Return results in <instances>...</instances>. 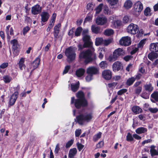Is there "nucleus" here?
<instances>
[{"instance_id": "4468645a", "label": "nucleus", "mask_w": 158, "mask_h": 158, "mask_svg": "<svg viewBox=\"0 0 158 158\" xmlns=\"http://www.w3.org/2000/svg\"><path fill=\"white\" fill-rule=\"evenodd\" d=\"M134 8L135 12H141L143 9V5L140 1H138L134 5Z\"/></svg>"}, {"instance_id": "a878e982", "label": "nucleus", "mask_w": 158, "mask_h": 158, "mask_svg": "<svg viewBox=\"0 0 158 158\" xmlns=\"http://www.w3.org/2000/svg\"><path fill=\"white\" fill-rule=\"evenodd\" d=\"M155 52H151L148 55V57L150 60H152L158 57V54Z\"/></svg>"}, {"instance_id": "f704fd0d", "label": "nucleus", "mask_w": 158, "mask_h": 158, "mask_svg": "<svg viewBox=\"0 0 158 158\" xmlns=\"http://www.w3.org/2000/svg\"><path fill=\"white\" fill-rule=\"evenodd\" d=\"M102 133L99 132L97 134L95 135L93 137V141L94 142H96L98 140L100 139L102 136Z\"/></svg>"}, {"instance_id": "20e7f679", "label": "nucleus", "mask_w": 158, "mask_h": 158, "mask_svg": "<svg viewBox=\"0 0 158 158\" xmlns=\"http://www.w3.org/2000/svg\"><path fill=\"white\" fill-rule=\"evenodd\" d=\"M10 43L12 45V50L14 55L15 56H17L19 54L20 49V45L17 40L14 39L11 40Z\"/></svg>"}, {"instance_id": "774afa93", "label": "nucleus", "mask_w": 158, "mask_h": 158, "mask_svg": "<svg viewBox=\"0 0 158 158\" xmlns=\"http://www.w3.org/2000/svg\"><path fill=\"white\" fill-rule=\"evenodd\" d=\"M139 48L137 46L136 48H133L131 52V55H133L135 54L139 50Z\"/></svg>"}, {"instance_id": "412c9836", "label": "nucleus", "mask_w": 158, "mask_h": 158, "mask_svg": "<svg viewBox=\"0 0 158 158\" xmlns=\"http://www.w3.org/2000/svg\"><path fill=\"white\" fill-rule=\"evenodd\" d=\"M85 72V70L84 69L79 68L76 70V75L78 77H81L84 75Z\"/></svg>"}, {"instance_id": "a18cd8bd", "label": "nucleus", "mask_w": 158, "mask_h": 158, "mask_svg": "<svg viewBox=\"0 0 158 158\" xmlns=\"http://www.w3.org/2000/svg\"><path fill=\"white\" fill-rule=\"evenodd\" d=\"M151 11V9L149 7H146L144 11V15L147 16L148 15H151L150 12Z\"/></svg>"}, {"instance_id": "72a5a7b5", "label": "nucleus", "mask_w": 158, "mask_h": 158, "mask_svg": "<svg viewBox=\"0 0 158 158\" xmlns=\"http://www.w3.org/2000/svg\"><path fill=\"white\" fill-rule=\"evenodd\" d=\"M117 56H116L113 54H111L109 55L108 58V60L110 62L115 61L117 60Z\"/></svg>"}, {"instance_id": "338daca9", "label": "nucleus", "mask_w": 158, "mask_h": 158, "mask_svg": "<svg viewBox=\"0 0 158 158\" xmlns=\"http://www.w3.org/2000/svg\"><path fill=\"white\" fill-rule=\"evenodd\" d=\"M104 145V142L103 141H101L99 142L96 145V147L97 148H100Z\"/></svg>"}, {"instance_id": "c03bdc74", "label": "nucleus", "mask_w": 158, "mask_h": 158, "mask_svg": "<svg viewBox=\"0 0 158 158\" xmlns=\"http://www.w3.org/2000/svg\"><path fill=\"white\" fill-rule=\"evenodd\" d=\"M146 39H143L141 40L139 43L137 45V46L139 48H143L144 44H145Z\"/></svg>"}, {"instance_id": "aec40b11", "label": "nucleus", "mask_w": 158, "mask_h": 158, "mask_svg": "<svg viewBox=\"0 0 158 158\" xmlns=\"http://www.w3.org/2000/svg\"><path fill=\"white\" fill-rule=\"evenodd\" d=\"M40 56L37 57L33 61L32 64L33 68V70H35V69L38 67L40 61Z\"/></svg>"}, {"instance_id": "8fccbe9b", "label": "nucleus", "mask_w": 158, "mask_h": 158, "mask_svg": "<svg viewBox=\"0 0 158 158\" xmlns=\"http://www.w3.org/2000/svg\"><path fill=\"white\" fill-rule=\"evenodd\" d=\"M126 138L127 140L128 141H132L134 139L131 134L130 132L127 133Z\"/></svg>"}, {"instance_id": "f8f14e48", "label": "nucleus", "mask_w": 158, "mask_h": 158, "mask_svg": "<svg viewBox=\"0 0 158 158\" xmlns=\"http://www.w3.org/2000/svg\"><path fill=\"white\" fill-rule=\"evenodd\" d=\"M98 70L95 67L92 66L88 67L86 70L87 74H90L93 75H96L98 73Z\"/></svg>"}, {"instance_id": "393cba45", "label": "nucleus", "mask_w": 158, "mask_h": 158, "mask_svg": "<svg viewBox=\"0 0 158 158\" xmlns=\"http://www.w3.org/2000/svg\"><path fill=\"white\" fill-rule=\"evenodd\" d=\"M147 131V128L141 127L137 128L135 130V132L136 133L140 134L146 132Z\"/></svg>"}, {"instance_id": "bb28decb", "label": "nucleus", "mask_w": 158, "mask_h": 158, "mask_svg": "<svg viewBox=\"0 0 158 158\" xmlns=\"http://www.w3.org/2000/svg\"><path fill=\"white\" fill-rule=\"evenodd\" d=\"M143 87L146 91L149 92H151L153 89V87L151 83L146 84L144 85Z\"/></svg>"}, {"instance_id": "423d86ee", "label": "nucleus", "mask_w": 158, "mask_h": 158, "mask_svg": "<svg viewBox=\"0 0 158 158\" xmlns=\"http://www.w3.org/2000/svg\"><path fill=\"white\" fill-rule=\"evenodd\" d=\"M139 27L136 24L131 23L127 27V31L132 35H135L139 31Z\"/></svg>"}, {"instance_id": "58836bf2", "label": "nucleus", "mask_w": 158, "mask_h": 158, "mask_svg": "<svg viewBox=\"0 0 158 158\" xmlns=\"http://www.w3.org/2000/svg\"><path fill=\"white\" fill-rule=\"evenodd\" d=\"M103 6V3L100 4L95 9L96 14H99L100 13L102 10Z\"/></svg>"}, {"instance_id": "7ed1b4c3", "label": "nucleus", "mask_w": 158, "mask_h": 158, "mask_svg": "<svg viewBox=\"0 0 158 158\" xmlns=\"http://www.w3.org/2000/svg\"><path fill=\"white\" fill-rule=\"evenodd\" d=\"M92 116L91 114L89 113L84 115L81 114L76 117L77 122L80 125H83L85 121L89 122L92 119Z\"/></svg>"}, {"instance_id": "f3484780", "label": "nucleus", "mask_w": 158, "mask_h": 158, "mask_svg": "<svg viewBox=\"0 0 158 158\" xmlns=\"http://www.w3.org/2000/svg\"><path fill=\"white\" fill-rule=\"evenodd\" d=\"M150 50L152 52H158V43H151L150 46Z\"/></svg>"}, {"instance_id": "6e6552de", "label": "nucleus", "mask_w": 158, "mask_h": 158, "mask_svg": "<svg viewBox=\"0 0 158 158\" xmlns=\"http://www.w3.org/2000/svg\"><path fill=\"white\" fill-rule=\"evenodd\" d=\"M120 45L125 46L130 45L131 43V39L128 36L122 37L119 40Z\"/></svg>"}, {"instance_id": "2f4dec72", "label": "nucleus", "mask_w": 158, "mask_h": 158, "mask_svg": "<svg viewBox=\"0 0 158 158\" xmlns=\"http://www.w3.org/2000/svg\"><path fill=\"white\" fill-rule=\"evenodd\" d=\"M82 30V28L81 27L79 26L77 28L75 32V36L76 37H78L80 36Z\"/></svg>"}, {"instance_id": "c85d7f7f", "label": "nucleus", "mask_w": 158, "mask_h": 158, "mask_svg": "<svg viewBox=\"0 0 158 158\" xmlns=\"http://www.w3.org/2000/svg\"><path fill=\"white\" fill-rule=\"evenodd\" d=\"M91 29L93 33L96 34L99 33L100 30V27H96L95 25H92L91 26Z\"/></svg>"}, {"instance_id": "864d4df0", "label": "nucleus", "mask_w": 158, "mask_h": 158, "mask_svg": "<svg viewBox=\"0 0 158 158\" xmlns=\"http://www.w3.org/2000/svg\"><path fill=\"white\" fill-rule=\"evenodd\" d=\"M82 40L83 42L91 40L89 35H85L83 36Z\"/></svg>"}, {"instance_id": "4c0bfd02", "label": "nucleus", "mask_w": 158, "mask_h": 158, "mask_svg": "<svg viewBox=\"0 0 158 158\" xmlns=\"http://www.w3.org/2000/svg\"><path fill=\"white\" fill-rule=\"evenodd\" d=\"M3 80L5 83H9L12 80V78L8 75H5L3 77Z\"/></svg>"}, {"instance_id": "f257e3e1", "label": "nucleus", "mask_w": 158, "mask_h": 158, "mask_svg": "<svg viewBox=\"0 0 158 158\" xmlns=\"http://www.w3.org/2000/svg\"><path fill=\"white\" fill-rule=\"evenodd\" d=\"M91 49H88L80 53L79 57L80 60L85 59L84 63L87 64L96 59V55Z\"/></svg>"}, {"instance_id": "4d7b16f0", "label": "nucleus", "mask_w": 158, "mask_h": 158, "mask_svg": "<svg viewBox=\"0 0 158 158\" xmlns=\"http://www.w3.org/2000/svg\"><path fill=\"white\" fill-rule=\"evenodd\" d=\"M61 26V24L60 23L56 25L54 28V31H60V28Z\"/></svg>"}, {"instance_id": "ddd939ff", "label": "nucleus", "mask_w": 158, "mask_h": 158, "mask_svg": "<svg viewBox=\"0 0 158 158\" xmlns=\"http://www.w3.org/2000/svg\"><path fill=\"white\" fill-rule=\"evenodd\" d=\"M42 11V8L39 4H37L33 6L31 9V13L33 15H36L40 13Z\"/></svg>"}, {"instance_id": "09e8293b", "label": "nucleus", "mask_w": 158, "mask_h": 158, "mask_svg": "<svg viewBox=\"0 0 158 158\" xmlns=\"http://www.w3.org/2000/svg\"><path fill=\"white\" fill-rule=\"evenodd\" d=\"M73 142L74 140L73 139H71L70 140L68 141L66 144V148H70L73 144Z\"/></svg>"}, {"instance_id": "de8ad7c7", "label": "nucleus", "mask_w": 158, "mask_h": 158, "mask_svg": "<svg viewBox=\"0 0 158 158\" xmlns=\"http://www.w3.org/2000/svg\"><path fill=\"white\" fill-rule=\"evenodd\" d=\"M112 42V39H109L107 40H105L103 41V45L105 46H107Z\"/></svg>"}, {"instance_id": "5fc2aeb1", "label": "nucleus", "mask_w": 158, "mask_h": 158, "mask_svg": "<svg viewBox=\"0 0 158 158\" xmlns=\"http://www.w3.org/2000/svg\"><path fill=\"white\" fill-rule=\"evenodd\" d=\"M30 29V27L27 26L24 27L23 30V34L24 35H25L29 31Z\"/></svg>"}, {"instance_id": "6ab92c4d", "label": "nucleus", "mask_w": 158, "mask_h": 158, "mask_svg": "<svg viewBox=\"0 0 158 158\" xmlns=\"http://www.w3.org/2000/svg\"><path fill=\"white\" fill-rule=\"evenodd\" d=\"M83 42H84L83 44L84 48H90L92 51L94 50V48L93 47V43L92 40Z\"/></svg>"}, {"instance_id": "a211bd4d", "label": "nucleus", "mask_w": 158, "mask_h": 158, "mask_svg": "<svg viewBox=\"0 0 158 158\" xmlns=\"http://www.w3.org/2000/svg\"><path fill=\"white\" fill-rule=\"evenodd\" d=\"M124 53L123 49L121 48H118L115 49L113 52V54L116 55L118 58L119 56H122Z\"/></svg>"}, {"instance_id": "ea45409f", "label": "nucleus", "mask_w": 158, "mask_h": 158, "mask_svg": "<svg viewBox=\"0 0 158 158\" xmlns=\"http://www.w3.org/2000/svg\"><path fill=\"white\" fill-rule=\"evenodd\" d=\"M99 66L101 69H103L107 67L108 64L106 61H103L100 63L99 64Z\"/></svg>"}, {"instance_id": "79ce46f5", "label": "nucleus", "mask_w": 158, "mask_h": 158, "mask_svg": "<svg viewBox=\"0 0 158 158\" xmlns=\"http://www.w3.org/2000/svg\"><path fill=\"white\" fill-rule=\"evenodd\" d=\"M71 90L73 92H76L78 89L79 85L78 84H71Z\"/></svg>"}, {"instance_id": "cd10ccee", "label": "nucleus", "mask_w": 158, "mask_h": 158, "mask_svg": "<svg viewBox=\"0 0 158 158\" xmlns=\"http://www.w3.org/2000/svg\"><path fill=\"white\" fill-rule=\"evenodd\" d=\"M104 40L102 38H97L95 39V45L96 46L103 45Z\"/></svg>"}, {"instance_id": "603ef678", "label": "nucleus", "mask_w": 158, "mask_h": 158, "mask_svg": "<svg viewBox=\"0 0 158 158\" xmlns=\"http://www.w3.org/2000/svg\"><path fill=\"white\" fill-rule=\"evenodd\" d=\"M87 75L85 77V79L86 81L88 82H89L91 80H93V75L90 74H87Z\"/></svg>"}, {"instance_id": "bf43d9fd", "label": "nucleus", "mask_w": 158, "mask_h": 158, "mask_svg": "<svg viewBox=\"0 0 158 158\" xmlns=\"http://www.w3.org/2000/svg\"><path fill=\"white\" fill-rule=\"evenodd\" d=\"M70 69V66H69V65L66 66L65 67L63 71V74H64L67 73L69 71Z\"/></svg>"}, {"instance_id": "6e6d98bb", "label": "nucleus", "mask_w": 158, "mask_h": 158, "mask_svg": "<svg viewBox=\"0 0 158 158\" xmlns=\"http://www.w3.org/2000/svg\"><path fill=\"white\" fill-rule=\"evenodd\" d=\"M148 110L152 113H156L158 111V109L156 108H152L149 107Z\"/></svg>"}, {"instance_id": "9b49d317", "label": "nucleus", "mask_w": 158, "mask_h": 158, "mask_svg": "<svg viewBox=\"0 0 158 158\" xmlns=\"http://www.w3.org/2000/svg\"><path fill=\"white\" fill-rule=\"evenodd\" d=\"M102 77L105 80H110L112 77V72L110 70L106 69L104 70L102 73Z\"/></svg>"}, {"instance_id": "473e14b6", "label": "nucleus", "mask_w": 158, "mask_h": 158, "mask_svg": "<svg viewBox=\"0 0 158 158\" xmlns=\"http://www.w3.org/2000/svg\"><path fill=\"white\" fill-rule=\"evenodd\" d=\"M132 6V3L130 0H127L125 2L124 6L125 8L129 9L131 8Z\"/></svg>"}, {"instance_id": "4be33fe9", "label": "nucleus", "mask_w": 158, "mask_h": 158, "mask_svg": "<svg viewBox=\"0 0 158 158\" xmlns=\"http://www.w3.org/2000/svg\"><path fill=\"white\" fill-rule=\"evenodd\" d=\"M131 110L135 114H139L142 112V109L138 106H134L132 107Z\"/></svg>"}, {"instance_id": "680f3d73", "label": "nucleus", "mask_w": 158, "mask_h": 158, "mask_svg": "<svg viewBox=\"0 0 158 158\" xmlns=\"http://www.w3.org/2000/svg\"><path fill=\"white\" fill-rule=\"evenodd\" d=\"M141 96L143 98L147 99L149 98V95L146 92H143L141 95Z\"/></svg>"}, {"instance_id": "2eb2a0df", "label": "nucleus", "mask_w": 158, "mask_h": 158, "mask_svg": "<svg viewBox=\"0 0 158 158\" xmlns=\"http://www.w3.org/2000/svg\"><path fill=\"white\" fill-rule=\"evenodd\" d=\"M41 21L43 23L47 22L50 17L49 14L47 12L43 11L40 15Z\"/></svg>"}, {"instance_id": "0eeeda50", "label": "nucleus", "mask_w": 158, "mask_h": 158, "mask_svg": "<svg viewBox=\"0 0 158 158\" xmlns=\"http://www.w3.org/2000/svg\"><path fill=\"white\" fill-rule=\"evenodd\" d=\"M112 68L113 71L114 72L122 71L123 68V64L121 61H117L113 64Z\"/></svg>"}, {"instance_id": "13d9d810", "label": "nucleus", "mask_w": 158, "mask_h": 158, "mask_svg": "<svg viewBox=\"0 0 158 158\" xmlns=\"http://www.w3.org/2000/svg\"><path fill=\"white\" fill-rule=\"evenodd\" d=\"M77 149H78L79 151H81L84 148V146L81 144V143H80L79 142H78L77 143Z\"/></svg>"}, {"instance_id": "37998d69", "label": "nucleus", "mask_w": 158, "mask_h": 158, "mask_svg": "<svg viewBox=\"0 0 158 158\" xmlns=\"http://www.w3.org/2000/svg\"><path fill=\"white\" fill-rule=\"evenodd\" d=\"M94 5L93 4V2L89 3L86 6V9L88 10H93Z\"/></svg>"}, {"instance_id": "f03ea898", "label": "nucleus", "mask_w": 158, "mask_h": 158, "mask_svg": "<svg viewBox=\"0 0 158 158\" xmlns=\"http://www.w3.org/2000/svg\"><path fill=\"white\" fill-rule=\"evenodd\" d=\"M70 104H73L76 109H79L88 106V103L87 100L75 99L74 97L71 98Z\"/></svg>"}, {"instance_id": "69168bd1", "label": "nucleus", "mask_w": 158, "mask_h": 158, "mask_svg": "<svg viewBox=\"0 0 158 158\" xmlns=\"http://www.w3.org/2000/svg\"><path fill=\"white\" fill-rule=\"evenodd\" d=\"M144 33V31L142 29H140L139 33L136 35V36L137 37H139L143 36Z\"/></svg>"}, {"instance_id": "3c124183", "label": "nucleus", "mask_w": 158, "mask_h": 158, "mask_svg": "<svg viewBox=\"0 0 158 158\" xmlns=\"http://www.w3.org/2000/svg\"><path fill=\"white\" fill-rule=\"evenodd\" d=\"M127 91L126 89H120L117 92V94L118 95H121L126 93Z\"/></svg>"}, {"instance_id": "5701e85b", "label": "nucleus", "mask_w": 158, "mask_h": 158, "mask_svg": "<svg viewBox=\"0 0 158 158\" xmlns=\"http://www.w3.org/2000/svg\"><path fill=\"white\" fill-rule=\"evenodd\" d=\"M77 152V150L75 148H73L70 149L68 155V156L70 158H73Z\"/></svg>"}, {"instance_id": "c756f323", "label": "nucleus", "mask_w": 158, "mask_h": 158, "mask_svg": "<svg viewBox=\"0 0 158 158\" xmlns=\"http://www.w3.org/2000/svg\"><path fill=\"white\" fill-rule=\"evenodd\" d=\"M24 62H25V58H21L18 63V64L19 66V69L20 70H23V67H25V64H24Z\"/></svg>"}, {"instance_id": "b1692460", "label": "nucleus", "mask_w": 158, "mask_h": 158, "mask_svg": "<svg viewBox=\"0 0 158 158\" xmlns=\"http://www.w3.org/2000/svg\"><path fill=\"white\" fill-rule=\"evenodd\" d=\"M76 96L77 99H81L82 100H87L85 97L84 92L82 91H79L76 94Z\"/></svg>"}, {"instance_id": "39448f33", "label": "nucleus", "mask_w": 158, "mask_h": 158, "mask_svg": "<svg viewBox=\"0 0 158 158\" xmlns=\"http://www.w3.org/2000/svg\"><path fill=\"white\" fill-rule=\"evenodd\" d=\"M65 55L70 61L75 60L76 57V53L72 47L67 48L65 50Z\"/></svg>"}, {"instance_id": "a19ab883", "label": "nucleus", "mask_w": 158, "mask_h": 158, "mask_svg": "<svg viewBox=\"0 0 158 158\" xmlns=\"http://www.w3.org/2000/svg\"><path fill=\"white\" fill-rule=\"evenodd\" d=\"M142 88L141 86H138L135 89L134 92L135 94L137 95H139L142 91Z\"/></svg>"}, {"instance_id": "0e129e2a", "label": "nucleus", "mask_w": 158, "mask_h": 158, "mask_svg": "<svg viewBox=\"0 0 158 158\" xmlns=\"http://www.w3.org/2000/svg\"><path fill=\"white\" fill-rule=\"evenodd\" d=\"M8 63L7 62L3 63L0 65V68L2 69H4L8 67Z\"/></svg>"}, {"instance_id": "c9c22d12", "label": "nucleus", "mask_w": 158, "mask_h": 158, "mask_svg": "<svg viewBox=\"0 0 158 158\" xmlns=\"http://www.w3.org/2000/svg\"><path fill=\"white\" fill-rule=\"evenodd\" d=\"M114 33V30L112 29H108L104 31V34L106 36H110Z\"/></svg>"}, {"instance_id": "dca6fc26", "label": "nucleus", "mask_w": 158, "mask_h": 158, "mask_svg": "<svg viewBox=\"0 0 158 158\" xmlns=\"http://www.w3.org/2000/svg\"><path fill=\"white\" fill-rule=\"evenodd\" d=\"M151 100L153 103L158 102V91H154L151 95Z\"/></svg>"}, {"instance_id": "1a4fd4ad", "label": "nucleus", "mask_w": 158, "mask_h": 158, "mask_svg": "<svg viewBox=\"0 0 158 158\" xmlns=\"http://www.w3.org/2000/svg\"><path fill=\"white\" fill-rule=\"evenodd\" d=\"M107 19L105 16H98L95 20V23L98 25H103L105 24L107 22Z\"/></svg>"}, {"instance_id": "9d476101", "label": "nucleus", "mask_w": 158, "mask_h": 158, "mask_svg": "<svg viewBox=\"0 0 158 158\" xmlns=\"http://www.w3.org/2000/svg\"><path fill=\"white\" fill-rule=\"evenodd\" d=\"M19 93L18 91L15 92L11 96L9 102V106H13L17 98Z\"/></svg>"}, {"instance_id": "052dcab7", "label": "nucleus", "mask_w": 158, "mask_h": 158, "mask_svg": "<svg viewBox=\"0 0 158 158\" xmlns=\"http://www.w3.org/2000/svg\"><path fill=\"white\" fill-rule=\"evenodd\" d=\"M75 29V28L74 27H72L71 29H70L68 32V35L71 36L72 37H73L74 35V30Z\"/></svg>"}, {"instance_id": "7c9ffc66", "label": "nucleus", "mask_w": 158, "mask_h": 158, "mask_svg": "<svg viewBox=\"0 0 158 158\" xmlns=\"http://www.w3.org/2000/svg\"><path fill=\"white\" fill-rule=\"evenodd\" d=\"M135 81L134 77H131L130 78H129L127 80V81L126 82V84L127 86H130L133 85Z\"/></svg>"}, {"instance_id": "49530a36", "label": "nucleus", "mask_w": 158, "mask_h": 158, "mask_svg": "<svg viewBox=\"0 0 158 158\" xmlns=\"http://www.w3.org/2000/svg\"><path fill=\"white\" fill-rule=\"evenodd\" d=\"M108 2L111 6L116 4L118 2V0H106Z\"/></svg>"}, {"instance_id": "e2e57ef3", "label": "nucleus", "mask_w": 158, "mask_h": 158, "mask_svg": "<svg viewBox=\"0 0 158 158\" xmlns=\"http://www.w3.org/2000/svg\"><path fill=\"white\" fill-rule=\"evenodd\" d=\"M92 16L90 15H87L85 19L84 22L85 23L87 22L90 21L92 20Z\"/></svg>"}, {"instance_id": "e433bc0d", "label": "nucleus", "mask_w": 158, "mask_h": 158, "mask_svg": "<svg viewBox=\"0 0 158 158\" xmlns=\"http://www.w3.org/2000/svg\"><path fill=\"white\" fill-rule=\"evenodd\" d=\"M103 12L105 15H110L112 12L109 10L108 7L107 6H105L103 8Z\"/></svg>"}]
</instances>
